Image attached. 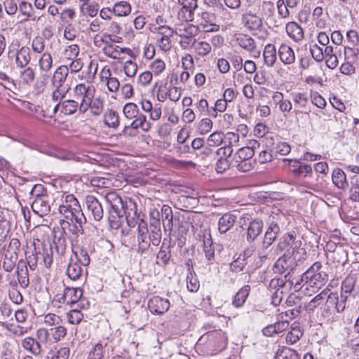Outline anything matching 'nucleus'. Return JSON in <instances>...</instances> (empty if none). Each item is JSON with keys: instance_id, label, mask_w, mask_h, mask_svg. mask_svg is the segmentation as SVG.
I'll return each mask as SVG.
<instances>
[{"instance_id": "obj_52", "label": "nucleus", "mask_w": 359, "mask_h": 359, "mask_svg": "<svg viewBox=\"0 0 359 359\" xmlns=\"http://www.w3.org/2000/svg\"><path fill=\"white\" fill-rule=\"evenodd\" d=\"M355 46H347L344 48V58L345 61L355 63L358 59V53Z\"/></svg>"}, {"instance_id": "obj_31", "label": "nucleus", "mask_w": 359, "mask_h": 359, "mask_svg": "<svg viewBox=\"0 0 359 359\" xmlns=\"http://www.w3.org/2000/svg\"><path fill=\"white\" fill-rule=\"evenodd\" d=\"M18 260V255L15 252H11V250L8 249L4 253V257L3 260L2 266L6 271H11Z\"/></svg>"}, {"instance_id": "obj_61", "label": "nucleus", "mask_w": 359, "mask_h": 359, "mask_svg": "<svg viewBox=\"0 0 359 359\" xmlns=\"http://www.w3.org/2000/svg\"><path fill=\"white\" fill-rule=\"evenodd\" d=\"M104 123L109 127H116L118 125V114L114 111H109L104 116Z\"/></svg>"}, {"instance_id": "obj_47", "label": "nucleus", "mask_w": 359, "mask_h": 359, "mask_svg": "<svg viewBox=\"0 0 359 359\" xmlns=\"http://www.w3.org/2000/svg\"><path fill=\"white\" fill-rule=\"evenodd\" d=\"M254 156L253 150L244 147L240 148L238 151L234 154L233 160L238 161H248L253 160L252 156Z\"/></svg>"}, {"instance_id": "obj_48", "label": "nucleus", "mask_w": 359, "mask_h": 359, "mask_svg": "<svg viewBox=\"0 0 359 359\" xmlns=\"http://www.w3.org/2000/svg\"><path fill=\"white\" fill-rule=\"evenodd\" d=\"M78 101L73 100H67L62 103L61 112L70 115L76 111L78 108Z\"/></svg>"}, {"instance_id": "obj_17", "label": "nucleus", "mask_w": 359, "mask_h": 359, "mask_svg": "<svg viewBox=\"0 0 359 359\" xmlns=\"http://www.w3.org/2000/svg\"><path fill=\"white\" fill-rule=\"evenodd\" d=\"M263 222L259 219H254L249 222L247 227L246 238L249 243L253 242L262 233Z\"/></svg>"}, {"instance_id": "obj_41", "label": "nucleus", "mask_w": 359, "mask_h": 359, "mask_svg": "<svg viewBox=\"0 0 359 359\" xmlns=\"http://www.w3.org/2000/svg\"><path fill=\"white\" fill-rule=\"evenodd\" d=\"M53 247V251L59 256H62L67 250V240L63 234L60 235L57 238H55L53 244L51 245Z\"/></svg>"}, {"instance_id": "obj_57", "label": "nucleus", "mask_w": 359, "mask_h": 359, "mask_svg": "<svg viewBox=\"0 0 359 359\" xmlns=\"http://www.w3.org/2000/svg\"><path fill=\"white\" fill-rule=\"evenodd\" d=\"M50 331L52 332V336L55 342L60 341L67 334L66 327L60 325H57L55 327L51 328Z\"/></svg>"}, {"instance_id": "obj_33", "label": "nucleus", "mask_w": 359, "mask_h": 359, "mask_svg": "<svg viewBox=\"0 0 359 359\" xmlns=\"http://www.w3.org/2000/svg\"><path fill=\"white\" fill-rule=\"evenodd\" d=\"M66 273L70 279L76 280L82 276L83 269L80 263L72 261L67 266Z\"/></svg>"}, {"instance_id": "obj_62", "label": "nucleus", "mask_w": 359, "mask_h": 359, "mask_svg": "<svg viewBox=\"0 0 359 359\" xmlns=\"http://www.w3.org/2000/svg\"><path fill=\"white\" fill-rule=\"evenodd\" d=\"M271 219H270L269 228L271 229L272 231H273L277 236L280 233V216L278 214H276L274 215H271Z\"/></svg>"}, {"instance_id": "obj_11", "label": "nucleus", "mask_w": 359, "mask_h": 359, "mask_svg": "<svg viewBox=\"0 0 359 359\" xmlns=\"http://www.w3.org/2000/svg\"><path fill=\"white\" fill-rule=\"evenodd\" d=\"M170 302L158 296L153 297L148 302V308L152 313L162 314L170 308Z\"/></svg>"}, {"instance_id": "obj_24", "label": "nucleus", "mask_w": 359, "mask_h": 359, "mask_svg": "<svg viewBox=\"0 0 359 359\" xmlns=\"http://www.w3.org/2000/svg\"><path fill=\"white\" fill-rule=\"evenodd\" d=\"M236 217L230 213L223 215L218 222V230L221 233H226L235 224Z\"/></svg>"}, {"instance_id": "obj_37", "label": "nucleus", "mask_w": 359, "mask_h": 359, "mask_svg": "<svg viewBox=\"0 0 359 359\" xmlns=\"http://www.w3.org/2000/svg\"><path fill=\"white\" fill-rule=\"evenodd\" d=\"M131 11V6L127 1H119L116 3L113 7L114 14L116 16H126Z\"/></svg>"}, {"instance_id": "obj_21", "label": "nucleus", "mask_w": 359, "mask_h": 359, "mask_svg": "<svg viewBox=\"0 0 359 359\" xmlns=\"http://www.w3.org/2000/svg\"><path fill=\"white\" fill-rule=\"evenodd\" d=\"M17 276L18 280L22 287L26 288L29 284L28 270L27 263L20 259L17 266Z\"/></svg>"}, {"instance_id": "obj_9", "label": "nucleus", "mask_w": 359, "mask_h": 359, "mask_svg": "<svg viewBox=\"0 0 359 359\" xmlns=\"http://www.w3.org/2000/svg\"><path fill=\"white\" fill-rule=\"evenodd\" d=\"M137 241L139 244V251L144 252L150 246L149 242V230L147 224L144 221H141L138 224L137 227Z\"/></svg>"}, {"instance_id": "obj_28", "label": "nucleus", "mask_w": 359, "mask_h": 359, "mask_svg": "<svg viewBox=\"0 0 359 359\" xmlns=\"http://www.w3.org/2000/svg\"><path fill=\"white\" fill-rule=\"evenodd\" d=\"M22 346L34 355H39L42 352L40 342L32 337H26L22 341Z\"/></svg>"}, {"instance_id": "obj_53", "label": "nucleus", "mask_w": 359, "mask_h": 359, "mask_svg": "<svg viewBox=\"0 0 359 359\" xmlns=\"http://www.w3.org/2000/svg\"><path fill=\"white\" fill-rule=\"evenodd\" d=\"M187 288L190 292H196L198 290L200 284L195 273L190 272L187 277Z\"/></svg>"}, {"instance_id": "obj_59", "label": "nucleus", "mask_w": 359, "mask_h": 359, "mask_svg": "<svg viewBox=\"0 0 359 359\" xmlns=\"http://www.w3.org/2000/svg\"><path fill=\"white\" fill-rule=\"evenodd\" d=\"M302 336V332L298 328H293L290 332H289L285 337L286 342L288 344H294L297 341L299 340L300 337Z\"/></svg>"}, {"instance_id": "obj_18", "label": "nucleus", "mask_w": 359, "mask_h": 359, "mask_svg": "<svg viewBox=\"0 0 359 359\" xmlns=\"http://www.w3.org/2000/svg\"><path fill=\"white\" fill-rule=\"evenodd\" d=\"M68 90L65 88H55L51 95V100L53 103V104H48L47 110L55 114L58 110L61 100L65 96Z\"/></svg>"}, {"instance_id": "obj_12", "label": "nucleus", "mask_w": 359, "mask_h": 359, "mask_svg": "<svg viewBox=\"0 0 359 359\" xmlns=\"http://www.w3.org/2000/svg\"><path fill=\"white\" fill-rule=\"evenodd\" d=\"M103 52L105 55L116 60L123 59V55L128 54L131 55L133 53L132 50L128 48H121L118 46L107 43L103 48Z\"/></svg>"}, {"instance_id": "obj_34", "label": "nucleus", "mask_w": 359, "mask_h": 359, "mask_svg": "<svg viewBox=\"0 0 359 359\" xmlns=\"http://www.w3.org/2000/svg\"><path fill=\"white\" fill-rule=\"evenodd\" d=\"M264 64L268 67H273L276 61V49L272 44L266 46L264 53Z\"/></svg>"}, {"instance_id": "obj_6", "label": "nucleus", "mask_w": 359, "mask_h": 359, "mask_svg": "<svg viewBox=\"0 0 359 359\" xmlns=\"http://www.w3.org/2000/svg\"><path fill=\"white\" fill-rule=\"evenodd\" d=\"M182 6L178 12L179 19L188 22H192L194 19V11L198 8L197 0H177Z\"/></svg>"}, {"instance_id": "obj_40", "label": "nucleus", "mask_w": 359, "mask_h": 359, "mask_svg": "<svg viewBox=\"0 0 359 359\" xmlns=\"http://www.w3.org/2000/svg\"><path fill=\"white\" fill-rule=\"evenodd\" d=\"M233 164V168H236L238 171L246 172L251 170L255 163V160H248V161H238V160H233V162L231 163Z\"/></svg>"}, {"instance_id": "obj_29", "label": "nucleus", "mask_w": 359, "mask_h": 359, "mask_svg": "<svg viewBox=\"0 0 359 359\" xmlns=\"http://www.w3.org/2000/svg\"><path fill=\"white\" fill-rule=\"evenodd\" d=\"M83 295L80 287H67L65 289V297L67 298L68 305H72L79 301Z\"/></svg>"}, {"instance_id": "obj_30", "label": "nucleus", "mask_w": 359, "mask_h": 359, "mask_svg": "<svg viewBox=\"0 0 359 359\" xmlns=\"http://www.w3.org/2000/svg\"><path fill=\"white\" fill-rule=\"evenodd\" d=\"M250 292V286L248 285H244L238 292L235 294L232 304L236 307H241L245 302L249 293Z\"/></svg>"}, {"instance_id": "obj_23", "label": "nucleus", "mask_w": 359, "mask_h": 359, "mask_svg": "<svg viewBox=\"0 0 359 359\" xmlns=\"http://www.w3.org/2000/svg\"><path fill=\"white\" fill-rule=\"evenodd\" d=\"M296 243H302V241L296 239V233L294 231L289 232L280 239L276 246L277 250L282 252L286 247L288 248H294Z\"/></svg>"}, {"instance_id": "obj_36", "label": "nucleus", "mask_w": 359, "mask_h": 359, "mask_svg": "<svg viewBox=\"0 0 359 359\" xmlns=\"http://www.w3.org/2000/svg\"><path fill=\"white\" fill-rule=\"evenodd\" d=\"M19 11L23 15L26 17L24 21H27L29 19L33 21L40 20V17L36 18L35 16L32 5L29 2L22 1L19 4Z\"/></svg>"}, {"instance_id": "obj_20", "label": "nucleus", "mask_w": 359, "mask_h": 359, "mask_svg": "<svg viewBox=\"0 0 359 359\" xmlns=\"http://www.w3.org/2000/svg\"><path fill=\"white\" fill-rule=\"evenodd\" d=\"M296 244L297 245H294V248H287L286 251L290 252L291 258L294 261V264L296 266H297L306 259L307 255L306 250L302 247V242L296 243Z\"/></svg>"}, {"instance_id": "obj_10", "label": "nucleus", "mask_w": 359, "mask_h": 359, "mask_svg": "<svg viewBox=\"0 0 359 359\" xmlns=\"http://www.w3.org/2000/svg\"><path fill=\"white\" fill-rule=\"evenodd\" d=\"M87 210L90 212L95 221H100L104 215L103 208L100 202L93 196H87L86 198Z\"/></svg>"}, {"instance_id": "obj_42", "label": "nucleus", "mask_w": 359, "mask_h": 359, "mask_svg": "<svg viewBox=\"0 0 359 359\" xmlns=\"http://www.w3.org/2000/svg\"><path fill=\"white\" fill-rule=\"evenodd\" d=\"M193 48L195 52L200 56L204 57L210 53L212 47L210 44L206 41L196 42V40L193 41Z\"/></svg>"}, {"instance_id": "obj_60", "label": "nucleus", "mask_w": 359, "mask_h": 359, "mask_svg": "<svg viewBox=\"0 0 359 359\" xmlns=\"http://www.w3.org/2000/svg\"><path fill=\"white\" fill-rule=\"evenodd\" d=\"M53 247L50 245L48 250L44 249L43 252L40 255V258H42L43 264L47 268L50 267L53 263Z\"/></svg>"}, {"instance_id": "obj_38", "label": "nucleus", "mask_w": 359, "mask_h": 359, "mask_svg": "<svg viewBox=\"0 0 359 359\" xmlns=\"http://www.w3.org/2000/svg\"><path fill=\"white\" fill-rule=\"evenodd\" d=\"M333 183L339 189H344L347 185L344 172L341 169H336L332 173Z\"/></svg>"}, {"instance_id": "obj_39", "label": "nucleus", "mask_w": 359, "mask_h": 359, "mask_svg": "<svg viewBox=\"0 0 359 359\" xmlns=\"http://www.w3.org/2000/svg\"><path fill=\"white\" fill-rule=\"evenodd\" d=\"M162 220L165 227H168L170 229H172V208L168 205H163L161 208Z\"/></svg>"}, {"instance_id": "obj_58", "label": "nucleus", "mask_w": 359, "mask_h": 359, "mask_svg": "<svg viewBox=\"0 0 359 359\" xmlns=\"http://www.w3.org/2000/svg\"><path fill=\"white\" fill-rule=\"evenodd\" d=\"M292 167L294 168L292 170V172L295 174L296 175H304V176H306L307 175H311L312 174V168L310 165L307 164H300L299 165H293Z\"/></svg>"}, {"instance_id": "obj_64", "label": "nucleus", "mask_w": 359, "mask_h": 359, "mask_svg": "<svg viewBox=\"0 0 359 359\" xmlns=\"http://www.w3.org/2000/svg\"><path fill=\"white\" fill-rule=\"evenodd\" d=\"M69 357V348L67 347H62L54 352L52 356L46 357V359H68Z\"/></svg>"}, {"instance_id": "obj_4", "label": "nucleus", "mask_w": 359, "mask_h": 359, "mask_svg": "<svg viewBox=\"0 0 359 359\" xmlns=\"http://www.w3.org/2000/svg\"><path fill=\"white\" fill-rule=\"evenodd\" d=\"M294 261L292 260L290 255V252L285 250V253L279 257L273 266V271L276 273L283 274L287 273L285 276L286 279L290 272L296 269Z\"/></svg>"}, {"instance_id": "obj_26", "label": "nucleus", "mask_w": 359, "mask_h": 359, "mask_svg": "<svg viewBox=\"0 0 359 359\" xmlns=\"http://www.w3.org/2000/svg\"><path fill=\"white\" fill-rule=\"evenodd\" d=\"M20 81L25 85L30 86L34 81L36 72L35 69L31 66H25V67H19Z\"/></svg>"}, {"instance_id": "obj_25", "label": "nucleus", "mask_w": 359, "mask_h": 359, "mask_svg": "<svg viewBox=\"0 0 359 359\" xmlns=\"http://www.w3.org/2000/svg\"><path fill=\"white\" fill-rule=\"evenodd\" d=\"M278 55L280 60L285 65H291L295 60L293 50L289 46L282 43L278 49Z\"/></svg>"}, {"instance_id": "obj_43", "label": "nucleus", "mask_w": 359, "mask_h": 359, "mask_svg": "<svg viewBox=\"0 0 359 359\" xmlns=\"http://www.w3.org/2000/svg\"><path fill=\"white\" fill-rule=\"evenodd\" d=\"M3 327L6 329L11 334L20 337L27 332V328L13 323L4 322L2 323Z\"/></svg>"}, {"instance_id": "obj_35", "label": "nucleus", "mask_w": 359, "mask_h": 359, "mask_svg": "<svg viewBox=\"0 0 359 359\" xmlns=\"http://www.w3.org/2000/svg\"><path fill=\"white\" fill-rule=\"evenodd\" d=\"M236 41L241 47L248 51L252 52L255 48L254 39L248 35L240 34L236 36Z\"/></svg>"}, {"instance_id": "obj_19", "label": "nucleus", "mask_w": 359, "mask_h": 359, "mask_svg": "<svg viewBox=\"0 0 359 359\" xmlns=\"http://www.w3.org/2000/svg\"><path fill=\"white\" fill-rule=\"evenodd\" d=\"M32 209L36 215L43 217L50 212V205L46 198H36L32 204Z\"/></svg>"}, {"instance_id": "obj_44", "label": "nucleus", "mask_w": 359, "mask_h": 359, "mask_svg": "<svg viewBox=\"0 0 359 359\" xmlns=\"http://www.w3.org/2000/svg\"><path fill=\"white\" fill-rule=\"evenodd\" d=\"M219 158L217 160L215 164V170L218 173H223L229 170L230 168H233V159L230 160L228 158H224L223 156H218Z\"/></svg>"}, {"instance_id": "obj_27", "label": "nucleus", "mask_w": 359, "mask_h": 359, "mask_svg": "<svg viewBox=\"0 0 359 359\" xmlns=\"http://www.w3.org/2000/svg\"><path fill=\"white\" fill-rule=\"evenodd\" d=\"M285 29L289 36L294 41H300L304 39L303 29L297 22H288Z\"/></svg>"}, {"instance_id": "obj_45", "label": "nucleus", "mask_w": 359, "mask_h": 359, "mask_svg": "<svg viewBox=\"0 0 359 359\" xmlns=\"http://www.w3.org/2000/svg\"><path fill=\"white\" fill-rule=\"evenodd\" d=\"M149 242L152 245L157 246L159 245L161 241V231L159 226L150 224L149 226Z\"/></svg>"}, {"instance_id": "obj_46", "label": "nucleus", "mask_w": 359, "mask_h": 359, "mask_svg": "<svg viewBox=\"0 0 359 359\" xmlns=\"http://www.w3.org/2000/svg\"><path fill=\"white\" fill-rule=\"evenodd\" d=\"M11 229V222L8 219L0 216V246L5 241Z\"/></svg>"}, {"instance_id": "obj_1", "label": "nucleus", "mask_w": 359, "mask_h": 359, "mask_svg": "<svg viewBox=\"0 0 359 359\" xmlns=\"http://www.w3.org/2000/svg\"><path fill=\"white\" fill-rule=\"evenodd\" d=\"M328 280V274L322 264L315 262L302 276L300 281L304 282L302 286L299 281L294 283L295 290H300L302 287H306L307 290L309 287L315 289H320L325 285Z\"/></svg>"}, {"instance_id": "obj_22", "label": "nucleus", "mask_w": 359, "mask_h": 359, "mask_svg": "<svg viewBox=\"0 0 359 359\" xmlns=\"http://www.w3.org/2000/svg\"><path fill=\"white\" fill-rule=\"evenodd\" d=\"M31 50L27 46H22L18 50L15 56V62L18 67H25L29 66L31 61Z\"/></svg>"}, {"instance_id": "obj_54", "label": "nucleus", "mask_w": 359, "mask_h": 359, "mask_svg": "<svg viewBox=\"0 0 359 359\" xmlns=\"http://www.w3.org/2000/svg\"><path fill=\"white\" fill-rule=\"evenodd\" d=\"M204 253L209 264H212L215 260V249L210 240L204 241Z\"/></svg>"}, {"instance_id": "obj_14", "label": "nucleus", "mask_w": 359, "mask_h": 359, "mask_svg": "<svg viewBox=\"0 0 359 359\" xmlns=\"http://www.w3.org/2000/svg\"><path fill=\"white\" fill-rule=\"evenodd\" d=\"M241 22L245 27L250 30H259L262 27V18L251 12L242 15Z\"/></svg>"}, {"instance_id": "obj_32", "label": "nucleus", "mask_w": 359, "mask_h": 359, "mask_svg": "<svg viewBox=\"0 0 359 359\" xmlns=\"http://www.w3.org/2000/svg\"><path fill=\"white\" fill-rule=\"evenodd\" d=\"M275 359H300L297 352L288 347H279L276 352Z\"/></svg>"}, {"instance_id": "obj_2", "label": "nucleus", "mask_w": 359, "mask_h": 359, "mask_svg": "<svg viewBox=\"0 0 359 359\" xmlns=\"http://www.w3.org/2000/svg\"><path fill=\"white\" fill-rule=\"evenodd\" d=\"M62 203L59 206V212L66 219L72 222H75L79 226H74L76 231H80L81 224L86 222V218L81 210L79 202L73 194H66L62 196Z\"/></svg>"}, {"instance_id": "obj_13", "label": "nucleus", "mask_w": 359, "mask_h": 359, "mask_svg": "<svg viewBox=\"0 0 359 359\" xmlns=\"http://www.w3.org/2000/svg\"><path fill=\"white\" fill-rule=\"evenodd\" d=\"M53 67V57L51 54L48 52H43L39 59V67L43 73L41 78L43 82H46L49 76L48 73Z\"/></svg>"}, {"instance_id": "obj_63", "label": "nucleus", "mask_w": 359, "mask_h": 359, "mask_svg": "<svg viewBox=\"0 0 359 359\" xmlns=\"http://www.w3.org/2000/svg\"><path fill=\"white\" fill-rule=\"evenodd\" d=\"M311 103L318 108L323 109L326 105L325 99L318 93L311 91L310 93Z\"/></svg>"}, {"instance_id": "obj_51", "label": "nucleus", "mask_w": 359, "mask_h": 359, "mask_svg": "<svg viewBox=\"0 0 359 359\" xmlns=\"http://www.w3.org/2000/svg\"><path fill=\"white\" fill-rule=\"evenodd\" d=\"M26 252V261H25L27 263V266L28 265L29 266V269L32 271H34L37 266V263L39 259H40V252H36V248H34V251L32 252L31 255H27Z\"/></svg>"}, {"instance_id": "obj_16", "label": "nucleus", "mask_w": 359, "mask_h": 359, "mask_svg": "<svg viewBox=\"0 0 359 359\" xmlns=\"http://www.w3.org/2000/svg\"><path fill=\"white\" fill-rule=\"evenodd\" d=\"M260 15L262 18H265L270 23L273 22L274 27H279L278 21L274 19L275 8L273 2L270 1H264L260 4Z\"/></svg>"}, {"instance_id": "obj_8", "label": "nucleus", "mask_w": 359, "mask_h": 359, "mask_svg": "<svg viewBox=\"0 0 359 359\" xmlns=\"http://www.w3.org/2000/svg\"><path fill=\"white\" fill-rule=\"evenodd\" d=\"M69 74V68L67 65H61L56 69L52 79L51 83L54 88H65L69 90V86L66 84V80Z\"/></svg>"}, {"instance_id": "obj_3", "label": "nucleus", "mask_w": 359, "mask_h": 359, "mask_svg": "<svg viewBox=\"0 0 359 359\" xmlns=\"http://www.w3.org/2000/svg\"><path fill=\"white\" fill-rule=\"evenodd\" d=\"M95 93V87L93 85L80 83L76 86L74 89V97L76 101L80 102L79 111L85 113L91 104Z\"/></svg>"}, {"instance_id": "obj_5", "label": "nucleus", "mask_w": 359, "mask_h": 359, "mask_svg": "<svg viewBox=\"0 0 359 359\" xmlns=\"http://www.w3.org/2000/svg\"><path fill=\"white\" fill-rule=\"evenodd\" d=\"M104 198L107 204L110 206L111 211L110 210L109 212L111 214L112 217H115L117 216L121 217L123 216L126 213L123 202L116 192L111 191L107 193Z\"/></svg>"}, {"instance_id": "obj_50", "label": "nucleus", "mask_w": 359, "mask_h": 359, "mask_svg": "<svg viewBox=\"0 0 359 359\" xmlns=\"http://www.w3.org/2000/svg\"><path fill=\"white\" fill-rule=\"evenodd\" d=\"M355 280L352 276L346 277L341 283V294L348 296L352 292L355 287Z\"/></svg>"}, {"instance_id": "obj_56", "label": "nucleus", "mask_w": 359, "mask_h": 359, "mask_svg": "<svg viewBox=\"0 0 359 359\" xmlns=\"http://www.w3.org/2000/svg\"><path fill=\"white\" fill-rule=\"evenodd\" d=\"M123 111L125 116L130 119L137 117L138 114L137 106L132 102L126 104Z\"/></svg>"}, {"instance_id": "obj_7", "label": "nucleus", "mask_w": 359, "mask_h": 359, "mask_svg": "<svg viewBox=\"0 0 359 359\" xmlns=\"http://www.w3.org/2000/svg\"><path fill=\"white\" fill-rule=\"evenodd\" d=\"M292 98L294 104V112L306 113L310 112L309 109V100L310 95L306 93H293L292 94Z\"/></svg>"}, {"instance_id": "obj_55", "label": "nucleus", "mask_w": 359, "mask_h": 359, "mask_svg": "<svg viewBox=\"0 0 359 359\" xmlns=\"http://www.w3.org/2000/svg\"><path fill=\"white\" fill-rule=\"evenodd\" d=\"M83 315L77 309H72L67 313V318L69 323L76 325L80 323Z\"/></svg>"}, {"instance_id": "obj_15", "label": "nucleus", "mask_w": 359, "mask_h": 359, "mask_svg": "<svg viewBox=\"0 0 359 359\" xmlns=\"http://www.w3.org/2000/svg\"><path fill=\"white\" fill-rule=\"evenodd\" d=\"M348 296L347 294H341L340 297H338L337 293L331 292L327 297V303L334 305L337 313H342L348 307Z\"/></svg>"}, {"instance_id": "obj_49", "label": "nucleus", "mask_w": 359, "mask_h": 359, "mask_svg": "<svg viewBox=\"0 0 359 359\" xmlns=\"http://www.w3.org/2000/svg\"><path fill=\"white\" fill-rule=\"evenodd\" d=\"M196 32V27L193 25H187L180 27L175 31V34L180 37H194Z\"/></svg>"}]
</instances>
